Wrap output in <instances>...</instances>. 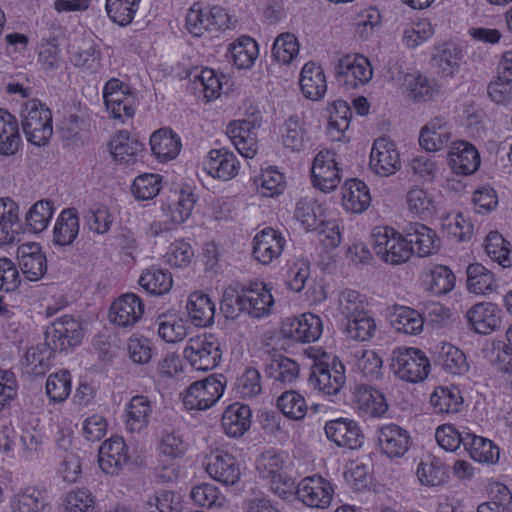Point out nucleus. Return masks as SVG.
Here are the masks:
<instances>
[{"instance_id": "nucleus-1", "label": "nucleus", "mask_w": 512, "mask_h": 512, "mask_svg": "<svg viewBox=\"0 0 512 512\" xmlns=\"http://www.w3.org/2000/svg\"><path fill=\"white\" fill-rule=\"evenodd\" d=\"M21 126L28 142L45 145L53 133L51 111L39 100H29L21 110Z\"/></svg>"}, {"instance_id": "nucleus-2", "label": "nucleus", "mask_w": 512, "mask_h": 512, "mask_svg": "<svg viewBox=\"0 0 512 512\" xmlns=\"http://www.w3.org/2000/svg\"><path fill=\"white\" fill-rule=\"evenodd\" d=\"M391 369L399 379L418 383L428 376L430 362L418 348L399 347L392 353Z\"/></svg>"}, {"instance_id": "nucleus-3", "label": "nucleus", "mask_w": 512, "mask_h": 512, "mask_svg": "<svg viewBox=\"0 0 512 512\" xmlns=\"http://www.w3.org/2000/svg\"><path fill=\"white\" fill-rule=\"evenodd\" d=\"M372 247L376 255L386 263L400 265L413 254V247L392 228H379L373 233Z\"/></svg>"}, {"instance_id": "nucleus-4", "label": "nucleus", "mask_w": 512, "mask_h": 512, "mask_svg": "<svg viewBox=\"0 0 512 512\" xmlns=\"http://www.w3.org/2000/svg\"><path fill=\"white\" fill-rule=\"evenodd\" d=\"M337 83L346 90H354L370 82L373 69L368 58L359 54L339 57L335 66Z\"/></svg>"}, {"instance_id": "nucleus-5", "label": "nucleus", "mask_w": 512, "mask_h": 512, "mask_svg": "<svg viewBox=\"0 0 512 512\" xmlns=\"http://www.w3.org/2000/svg\"><path fill=\"white\" fill-rule=\"evenodd\" d=\"M184 357L196 370H212L221 361L220 342L213 334L207 333L190 338L184 349Z\"/></svg>"}, {"instance_id": "nucleus-6", "label": "nucleus", "mask_w": 512, "mask_h": 512, "mask_svg": "<svg viewBox=\"0 0 512 512\" xmlns=\"http://www.w3.org/2000/svg\"><path fill=\"white\" fill-rule=\"evenodd\" d=\"M309 384L326 395H337L346 383L345 367L334 358L331 363L317 361L311 367Z\"/></svg>"}, {"instance_id": "nucleus-7", "label": "nucleus", "mask_w": 512, "mask_h": 512, "mask_svg": "<svg viewBox=\"0 0 512 512\" xmlns=\"http://www.w3.org/2000/svg\"><path fill=\"white\" fill-rule=\"evenodd\" d=\"M223 375L209 376L189 386L183 397V404L189 410H206L222 396L225 383Z\"/></svg>"}, {"instance_id": "nucleus-8", "label": "nucleus", "mask_w": 512, "mask_h": 512, "mask_svg": "<svg viewBox=\"0 0 512 512\" xmlns=\"http://www.w3.org/2000/svg\"><path fill=\"white\" fill-rule=\"evenodd\" d=\"M83 337L82 327L73 316L57 318L45 331V341L52 351H65L80 344Z\"/></svg>"}, {"instance_id": "nucleus-9", "label": "nucleus", "mask_w": 512, "mask_h": 512, "mask_svg": "<svg viewBox=\"0 0 512 512\" xmlns=\"http://www.w3.org/2000/svg\"><path fill=\"white\" fill-rule=\"evenodd\" d=\"M228 27V15L220 7L204 11L199 3H194L186 14V28L190 34L197 37L206 31Z\"/></svg>"}, {"instance_id": "nucleus-10", "label": "nucleus", "mask_w": 512, "mask_h": 512, "mask_svg": "<svg viewBox=\"0 0 512 512\" xmlns=\"http://www.w3.org/2000/svg\"><path fill=\"white\" fill-rule=\"evenodd\" d=\"M322 320L313 313H304L298 317L286 318L281 327V334L286 339L300 343H311L322 334Z\"/></svg>"}, {"instance_id": "nucleus-11", "label": "nucleus", "mask_w": 512, "mask_h": 512, "mask_svg": "<svg viewBox=\"0 0 512 512\" xmlns=\"http://www.w3.org/2000/svg\"><path fill=\"white\" fill-rule=\"evenodd\" d=\"M298 499L312 508H327L334 494L331 483L319 475L302 479L296 489Z\"/></svg>"}, {"instance_id": "nucleus-12", "label": "nucleus", "mask_w": 512, "mask_h": 512, "mask_svg": "<svg viewBox=\"0 0 512 512\" xmlns=\"http://www.w3.org/2000/svg\"><path fill=\"white\" fill-rule=\"evenodd\" d=\"M130 459L128 446L120 436L105 440L98 450V465L107 475H118Z\"/></svg>"}, {"instance_id": "nucleus-13", "label": "nucleus", "mask_w": 512, "mask_h": 512, "mask_svg": "<svg viewBox=\"0 0 512 512\" xmlns=\"http://www.w3.org/2000/svg\"><path fill=\"white\" fill-rule=\"evenodd\" d=\"M327 438L339 447L351 450L362 447L365 436L359 424L348 418H337L326 422L324 427Z\"/></svg>"}, {"instance_id": "nucleus-14", "label": "nucleus", "mask_w": 512, "mask_h": 512, "mask_svg": "<svg viewBox=\"0 0 512 512\" xmlns=\"http://www.w3.org/2000/svg\"><path fill=\"white\" fill-rule=\"evenodd\" d=\"M144 313V304L134 293L118 297L110 306L109 319L114 325L127 328L134 326Z\"/></svg>"}, {"instance_id": "nucleus-15", "label": "nucleus", "mask_w": 512, "mask_h": 512, "mask_svg": "<svg viewBox=\"0 0 512 512\" xmlns=\"http://www.w3.org/2000/svg\"><path fill=\"white\" fill-rule=\"evenodd\" d=\"M377 443L380 451L388 458H401L410 448L411 437L407 430L391 423L377 430Z\"/></svg>"}, {"instance_id": "nucleus-16", "label": "nucleus", "mask_w": 512, "mask_h": 512, "mask_svg": "<svg viewBox=\"0 0 512 512\" xmlns=\"http://www.w3.org/2000/svg\"><path fill=\"white\" fill-rule=\"evenodd\" d=\"M400 155L395 143L386 138L374 141L370 153V168L380 176H390L400 168Z\"/></svg>"}, {"instance_id": "nucleus-17", "label": "nucleus", "mask_w": 512, "mask_h": 512, "mask_svg": "<svg viewBox=\"0 0 512 512\" xmlns=\"http://www.w3.org/2000/svg\"><path fill=\"white\" fill-rule=\"evenodd\" d=\"M286 245L283 235L267 227L258 232L253 238V257L263 265H268L278 259Z\"/></svg>"}, {"instance_id": "nucleus-18", "label": "nucleus", "mask_w": 512, "mask_h": 512, "mask_svg": "<svg viewBox=\"0 0 512 512\" xmlns=\"http://www.w3.org/2000/svg\"><path fill=\"white\" fill-rule=\"evenodd\" d=\"M313 183L323 192L334 190L340 183L339 169L331 151H320L312 165Z\"/></svg>"}, {"instance_id": "nucleus-19", "label": "nucleus", "mask_w": 512, "mask_h": 512, "mask_svg": "<svg viewBox=\"0 0 512 512\" xmlns=\"http://www.w3.org/2000/svg\"><path fill=\"white\" fill-rule=\"evenodd\" d=\"M469 326L478 334L488 335L501 326V310L491 302L473 305L466 313Z\"/></svg>"}, {"instance_id": "nucleus-20", "label": "nucleus", "mask_w": 512, "mask_h": 512, "mask_svg": "<svg viewBox=\"0 0 512 512\" xmlns=\"http://www.w3.org/2000/svg\"><path fill=\"white\" fill-rule=\"evenodd\" d=\"M17 259L23 275L29 281L40 280L47 271V260L39 244L25 243L17 249Z\"/></svg>"}, {"instance_id": "nucleus-21", "label": "nucleus", "mask_w": 512, "mask_h": 512, "mask_svg": "<svg viewBox=\"0 0 512 512\" xmlns=\"http://www.w3.org/2000/svg\"><path fill=\"white\" fill-rule=\"evenodd\" d=\"M448 164L451 170L458 175H471L480 166L478 150L467 141L453 142L448 153Z\"/></svg>"}, {"instance_id": "nucleus-22", "label": "nucleus", "mask_w": 512, "mask_h": 512, "mask_svg": "<svg viewBox=\"0 0 512 512\" xmlns=\"http://www.w3.org/2000/svg\"><path fill=\"white\" fill-rule=\"evenodd\" d=\"M240 163L236 155L225 148L209 152L204 169L213 178L228 181L238 175Z\"/></svg>"}, {"instance_id": "nucleus-23", "label": "nucleus", "mask_w": 512, "mask_h": 512, "mask_svg": "<svg viewBox=\"0 0 512 512\" xmlns=\"http://www.w3.org/2000/svg\"><path fill=\"white\" fill-rule=\"evenodd\" d=\"M206 470L212 478L225 485L236 484L241 476V468L236 458L223 450H217L211 455Z\"/></svg>"}, {"instance_id": "nucleus-24", "label": "nucleus", "mask_w": 512, "mask_h": 512, "mask_svg": "<svg viewBox=\"0 0 512 512\" xmlns=\"http://www.w3.org/2000/svg\"><path fill=\"white\" fill-rule=\"evenodd\" d=\"M405 236L409 245L413 247V253L420 257L429 256L440 248V239L436 232L422 223L408 224Z\"/></svg>"}, {"instance_id": "nucleus-25", "label": "nucleus", "mask_w": 512, "mask_h": 512, "mask_svg": "<svg viewBox=\"0 0 512 512\" xmlns=\"http://www.w3.org/2000/svg\"><path fill=\"white\" fill-rule=\"evenodd\" d=\"M241 287L246 312L250 316L260 318L270 313L274 299L264 283L253 282Z\"/></svg>"}, {"instance_id": "nucleus-26", "label": "nucleus", "mask_w": 512, "mask_h": 512, "mask_svg": "<svg viewBox=\"0 0 512 512\" xmlns=\"http://www.w3.org/2000/svg\"><path fill=\"white\" fill-rule=\"evenodd\" d=\"M452 139L448 121L443 117H435L426 124L419 136V144L428 152H435L446 147Z\"/></svg>"}, {"instance_id": "nucleus-27", "label": "nucleus", "mask_w": 512, "mask_h": 512, "mask_svg": "<svg viewBox=\"0 0 512 512\" xmlns=\"http://www.w3.org/2000/svg\"><path fill=\"white\" fill-rule=\"evenodd\" d=\"M300 374L299 364L288 357L277 355L271 358L265 366V375L272 380L273 385L283 387L294 383Z\"/></svg>"}, {"instance_id": "nucleus-28", "label": "nucleus", "mask_w": 512, "mask_h": 512, "mask_svg": "<svg viewBox=\"0 0 512 512\" xmlns=\"http://www.w3.org/2000/svg\"><path fill=\"white\" fill-rule=\"evenodd\" d=\"M221 424L228 436H242L251 425L250 407L238 402L229 405L222 415Z\"/></svg>"}, {"instance_id": "nucleus-29", "label": "nucleus", "mask_w": 512, "mask_h": 512, "mask_svg": "<svg viewBox=\"0 0 512 512\" xmlns=\"http://www.w3.org/2000/svg\"><path fill=\"white\" fill-rule=\"evenodd\" d=\"M354 403L359 412L370 417H380L388 408L384 395L379 390L368 385L356 387Z\"/></svg>"}, {"instance_id": "nucleus-30", "label": "nucleus", "mask_w": 512, "mask_h": 512, "mask_svg": "<svg viewBox=\"0 0 512 512\" xmlns=\"http://www.w3.org/2000/svg\"><path fill=\"white\" fill-rule=\"evenodd\" d=\"M21 144L17 118L7 110L0 109V154L13 156Z\"/></svg>"}, {"instance_id": "nucleus-31", "label": "nucleus", "mask_w": 512, "mask_h": 512, "mask_svg": "<svg viewBox=\"0 0 512 512\" xmlns=\"http://www.w3.org/2000/svg\"><path fill=\"white\" fill-rule=\"evenodd\" d=\"M109 146L113 158L125 164L134 163L144 151L143 144L124 130L112 138Z\"/></svg>"}, {"instance_id": "nucleus-32", "label": "nucleus", "mask_w": 512, "mask_h": 512, "mask_svg": "<svg viewBox=\"0 0 512 512\" xmlns=\"http://www.w3.org/2000/svg\"><path fill=\"white\" fill-rule=\"evenodd\" d=\"M299 82L303 94L311 100H319L326 93L327 84L324 71L314 62H308L303 66Z\"/></svg>"}, {"instance_id": "nucleus-33", "label": "nucleus", "mask_w": 512, "mask_h": 512, "mask_svg": "<svg viewBox=\"0 0 512 512\" xmlns=\"http://www.w3.org/2000/svg\"><path fill=\"white\" fill-rule=\"evenodd\" d=\"M79 217L76 209L62 210L53 229V243L59 246H69L79 234Z\"/></svg>"}, {"instance_id": "nucleus-34", "label": "nucleus", "mask_w": 512, "mask_h": 512, "mask_svg": "<svg viewBox=\"0 0 512 512\" xmlns=\"http://www.w3.org/2000/svg\"><path fill=\"white\" fill-rule=\"evenodd\" d=\"M152 153L162 162L177 157L181 150L179 136L170 129H160L150 137Z\"/></svg>"}, {"instance_id": "nucleus-35", "label": "nucleus", "mask_w": 512, "mask_h": 512, "mask_svg": "<svg viewBox=\"0 0 512 512\" xmlns=\"http://www.w3.org/2000/svg\"><path fill=\"white\" fill-rule=\"evenodd\" d=\"M188 315L195 326L207 327L214 322L215 304L208 295L194 292L187 302Z\"/></svg>"}, {"instance_id": "nucleus-36", "label": "nucleus", "mask_w": 512, "mask_h": 512, "mask_svg": "<svg viewBox=\"0 0 512 512\" xmlns=\"http://www.w3.org/2000/svg\"><path fill=\"white\" fill-rule=\"evenodd\" d=\"M18 205L11 199H0V245L13 243L19 233Z\"/></svg>"}, {"instance_id": "nucleus-37", "label": "nucleus", "mask_w": 512, "mask_h": 512, "mask_svg": "<svg viewBox=\"0 0 512 512\" xmlns=\"http://www.w3.org/2000/svg\"><path fill=\"white\" fill-rule=\"evenodd\" d=\"M342 195L345 208L354 213H362L370 206L369 189L364 182L358 179L346 181L342 187Z\"/></svg>"}, {"instance_id": "nucleus-38", "label": "nucleus", "mask_w": 512, "mask_h": 512, "mask_svg": "<svg viewBox=\"0 0 512 512\" xmlns=\"http://www.w3.org/2000/svg\"><path fill=\"white\" fill-rule=\"evenodd\" d=\"M430 403L435 413L455 414L461 411L463 398L460 390L455 387H437L430 396Z\"/></svg>"}, {"instance_id": "nucleus-39", "label": "nucleus", "mask_w": 512, "mask_h": 512, "mask_svg": "<svg viewBox=\"0 0 512 512\" xmlns=\"http://www.w3.org/2000/svg\"><path fill=\"white\" fill-rule=\"evenodd\" d=\"M436 363L452 375H461L468 371L465 354L450 343H442L436 351Z\"/></svg>"}, {"instance_id": "nucleus-40", "label": "nucleus", "mask_w": 512, "mask_h": 512, "mask_svg": "<svg viewBox=\"0 0 512 512\" xmlns=\"http://www.w3.org/2000/svg\"><path fill=\"white\" fill-rule=\"evenodd\" d=\"M464 448L475 461L493 464L499 460V448L491 440L469 431Z\"/></svg>"}, {"instance_id": "nucleus-41", "label": "nucleus", "mask_w": 512, "mask_h": 512, "mask_svg": "<svg viewBox=\"0 0 512 512\" xmlns=\"http://www.w3.org/2000/svg\"><path fill=\"white\" fill-rule=\"evenodd\" d=\"M126 427L130 432H139L149 422L152 412L151 402L148 397L136 395L131 398L127 406Z\"/></svg>"}, {"instance_id": "nucleus-42", "label": "nucleus", "mask_w": 512, "mask_h": 512, "mask_svg": "<svg viewBox=\"0 0 512 512\" xmlns=\"http://www.w3.org/2000/svg\"><path fill=\"white\" fill-rule=\"evenodd\" d=\"M157 332L167 343H177L187 336L186 322L176 314L163 313L156 319Z\"/></svg>"}, {"instance_id": "nucleus-43", "label": "nucleus", "mask_w": 512, "mask_h": 512, "mask_svg": "<svg viewBox=\"0 0 512 512\" xmlns=\"http://www.w3.org/2000/svg\"><path fill=\"white\" fill-rule=\"evenodd\" d=\"M466 273L467 288L474 294L491 293L497 287L493 273L480 263L470 264Z\"/></svg>"}, {"instance_id": "nucleus-44", "label": "nucleus", "mask_w": 512, "mask_h": 512, "mask_svg": "<svg viewBox=\"0 0 512 512\" xmlns=\"http://www.w3.org/2000/svg\"><path fill=\"white\" fill-rule=\"evenodd\" d=\"M229 52L238 68L247 69L254 64L258 56V45L253 38L241 36L236 42L230 44Z\"/></svg>"}, {"instance_id": "nucleus-45", "label": "nucleus", "mask_w": 512, "mask_h": 512, "mask_svg": "<svg viewBox=\"0 0 512 512\" xmlns=\"http://www.w3.org/2000/svg\"><path fill=\"white\" fill-rule=\"evenodd\" d=\"M46 506V499L41 490L28 486L14 495L12 508L14 512H41Z\"/></svg>"}, {"instance_id": "nucleus-46", "label": "nucleus", "mask_w": 512, "mask_h": 512, "mask_svg": "<svg viewBox=\"0 0 512 512\" xmlns=\"http://www.w3.org/2000/svg\"><path fill=\"white\" fill-rule=\"evenodd\" d=\"M139 284L150 294L162 295L170 291L173 279L170 272L151 267L142 273Z\"/></svg>"}, {"instance_id": "nucleus-47", "label": "nucleus", "mask_w": 512, "mask_h": 512, "mask_svg": "<svg viewBox=\"0 0 512 512\" xmlns=\"http://www.w3.org/2000/svg\"><path fill=\"white\" fill-rule=\"evenodd\" d=\"M406 204L410 213L426 218L435 212V203L432 196L423 188L414 186L406 194Z\"/></svg>"}, {"instance_id": "nucleus-48", "label": "nucleus", "mask_w": 512, "mask_h": 512, "mask_svg": "<svg viewBox=\"0 0 512 512\" xmlns=\"http://www.w3.org/2000/svg\"><path fill=\"white\" fill-rule=\"evenodd\" d=\"M392 323L397 331L416 335L422 331L424 321L416 310L402 306L396 309Z\"/></svg>"}, {"instance_id": "nucleus-49", "label": "nucleus", "mask_w": 512, "mask_h": 512, "mask_svg": "<svg viewBox=\"0 0 512 512\" xmlns=\"http://www.w3.org/2000/svg\"><path fill=\"white\" fill-rule=\"evenodd\" d=\"M227 133L237 151L245 158H253L257 153V142L252 130H244L240 124H229Z\"/></svg>"}, {"instance_id": "nucleus-50", "label": "nucleus", "mask_w": 512, "mask_h": 512, "mask_svg": "<svg viewBox=\"0 0 512 512\" xmlns=\"http://www.w3.org/2000/svg\"><path fill=\"white\" fill-rule=\"evenodd\" d=\"M376 323L367 312L347 320L345 332L347 336L355 341L365 342L372 339L376 333Z\"/></svg>"}, {"instance_id": "nucleus-51", "label": "nucleus", "mask_w": 512, "mask_h": 512, "mask_svg": "<svg viewBox=\"0 0 512 512\" xmlns=\"http://www.w3.org/2000/svg\"><path fill=\"white\" fill-rule=\"evenodd\" d=\"M306 131L299 116H291L284 123L282 141L286 148L301 151L305 146Z\"/></svg>"}, {"instance_id": "nucleus-52", "label": "nucleus", "mask_w": 512, "mask_h": 512, "mask_svg": "<svg viewBox=\"0 0 512 512\" xmlns=\"http://www.w3.org/2000/svg\"><path fill=\"white\" fill-rule=\"evenodd\" d=\"M285 465V454L280 451L267 450L256 462V469L264 479L280 477Z\"/></svg>"}, {"instance_id": "nucleus-53", "label": "nucleus", "mask_w": 512, "mask_h": 512, "mask_svg": "<svg viewBox=\"0 0 512 512\" xmlns=\"http://www.w3.org/2000/svg\"><path fill=\"white\" fill-rule=\"evenodd\" d=\"M280 411L292 420H301L307 413L304 397L296 391H286L277 399Z\"/></svg>"}, {"instance_id": "nucleus-54", "label": "nucleus", "mask_w": 512, "mask_h": 512, "mask_svg": "<svg viewBox=\"0 0 512 512\" xmlns=\"http://www.w3.org/2000/svg\"><path fill=\"white\" fill-rule=\"evenodd\" d=\"M407 96L415 102H426L437 92L435 85L422 74L409 75L406 78Z\"/></svg>"}, {"instance_id": "nucleus-55", "label": "nucleus", "mask_w": 512, "mask_h": 512, "mask_svg": "<svg viewBox=\"0 0 512 512\" xmlns=\"http://www.w3.org/2000/svg\"><path fill=\"white\" fill-rule=\"evenodd\" d=\"M71 392V376L66 370L51 374L46 381V393L50 400L63 402Z\"/></svg>"}, {"instance_id": "nucleus-56", "label": "nucleus", "mask_w": 512, "mask_h": 512, "mask_svg": "<svg viewBox=\"0 0 512 512\" xmlns=\"http://www.w3.org/2000/svg\"><path fill=\"white\" fill-rule=\"evenodd\" d=\"M53 214V204L49 200L36 202L26 215V222L34 233L42 232L48 225Z\"/></svg>"}, {"instance_id": "nucleus-57", "label": "nucleus", "mask_w": 512, "mask_h": 512, "mask_svg": "<svg viewBox=\"0 0 512 512\" xmlns=\"http://www.w3.org/2000/svg\"><path fill=\"white\" fill-rule=\"evenodd\" d=\"M339 311L347 320L366 313V301L358 291L346 289L339 295Z\"/></svg>"}, {"instance_id": "nucleus-58", "label": "nucleus", "mask_w": 512, "mask_h": 512, "mask_svg": "<svg viewBox=\"0 0 512 512\" xmlns=\"http://www.w3.org/2000/svg\"><path fill=\"white\" fill-rule=\"evenodd\" d=\"M299 44L297 38L290 33L279 35L272 47L273 57L282 64H289L298 54Z\"/></svg>"}, {"instance_id": "nucleus-59", "label": "nucleus", "mask_w": 512, "mask_h": 512, "mask_svg": "<svg viewBox=\"0 0 512 512\" xmlns=\"http://www.w3.org/2000/svg\"><path fill=\"white\" fill-rule=\"evenodd\" d=\"M510 243L497 231L490 232L485 239V251L487 255L503 267L509 266Z\"/></svg>"}, {"instance_id": "nucleus-60", "label": "nucleus", "mask_w": 512, "mask_h": 512, "mask_svg": "<svg viewBox=\"0 0 512 512\" xmlns=\"http://www.w3.org/2000/svg\"><path fill=\"white\" fill-rule=\"evenodd\" d=\"M429 290L435 295L449 293L455 286L456 277L447 266L437 265L430 272Z\"/></svg>"}, {"instance_id": "nucleus-61", "label": "nucleus", "mask_w": 512, "mask_h": 512, "mask_svg": "<svg viewBox=\"0 0 512 512\" xmlns=\"http://www.w3.org/2000/svg\"><path fill=\"white\" fill-rule=\"evenodd\" d=\"M195 198L192 193L182 191L173 205H169L165 210V216L173 224H181L186 221L194 208Z\"/></svg>"}, {"instance_id": "nucleus-62", "label": "nucleus", "mask_w": 512, "mask_h": 512, "mask_svg": "<svg viewBox=\"0 0 512 512\" xmlns=\"http://www.w3.org/2000/svg\"><path fill=\"white\" fill-rule=\"evenodd\" d=\"M354 357L355 365L366 377L378 379L382 375L383 361L375 351H356Z\"/></svg>"}, {"instance_id": "nucleus-63", "label": "nucleus", "mask_w": 512, "mask_h": 512, "mask_svg": "<svg viewBox=\"0 0 512 512\" xmlns=\"http://www.w3.org/2000/svg\"><path fill=\"white\" fill-rule=\"evenodd\" d=\"M468 431H459L450 424L439 426L435 432V438L440 447L446 451H456L462 444L465 447Z\"/></svg>"}, {"instance_id": "nucleus-64", "label": "nucleus", "mask_w": 512, "mask_h": 512, "mask_svg": "<svg viewBox=\"0 0 512 512\" xmlns=\"http://www.w3.org/2000/svg\"><path fill=\"white\" fill-rule=\"evenodd\" d=\"M236 391L242 398H253L262 392L260 372L253 367L245 369L237 379Z\"/></svg>"}]
</instances>
